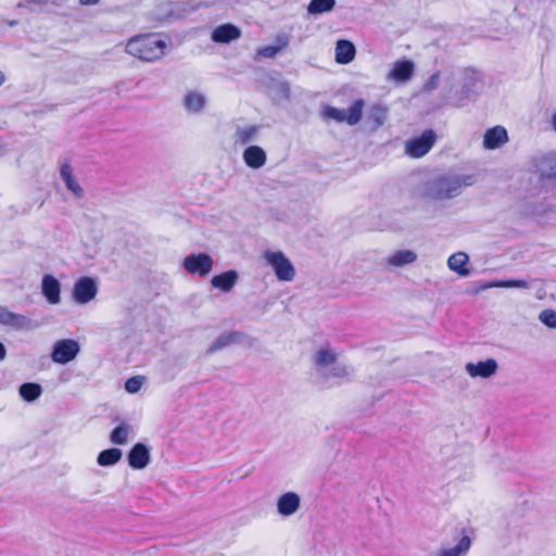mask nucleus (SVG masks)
<instances>
[{
    "mask_svg": "<svg viewBox=\"0 0 556 556\" xmlns=\"http://www.w3.org/2000/svg\"><path fill=\"white\" fill-rule=\"evenodd\" d=\"M471 175H442L426 181L420 191L421 197L432 201H444L460 194L465 187L471 186Z\"/></svg>",
    "mask_w": 556,
    "mask_h": 556,
    "instance_id": "1",
    "label": "nucleus"
},
{
    "mask_svg": "<svg viewBox=\"0 0 556 556\" xmlns=\"http://www.w3.org/2000/svg\"><path fill=\"white\" fill-rule=\"evenodd\" d=\"M172 37H130L126 51L147 62L161 59L174 48Z\"/></svg>",
    "mask_w": 556,
    "mask_h": 556,
    "instance_id": "2",
    "label": "nucleus"
},
{
    "mask_svg": "<svg viewBox=\"0 0 556 556\" xmlns=\"http://www.w3.org/2000/svg\"><path fill=\"white\" fill-rule=\"evenodd\" d=\"M261 261L280 282H292L296 277L295 266L281 250L265 249L261 254Z\"/></svg>",
    "mask_w": 556,
    "mask_h": 556,
    "instance_id": "3",
    "label": "nucleus"
},
{
    "mask_svg": "<svg viewBox=\"0 0 556 556\" xmlns=\"http://www.w3.org/2000/svg\"><path fill=\"white\" fill-rule=\"evenodd\" d=\"M201 5L198 0H184L177 2H165L161 4L159 16L165 20L181 18L191 12L197 11Z\"/></svg>",
    "mask_w": 556,
    "mask_h": 556,
    "instance_id": "4",
    "label": "nucleus"
},
{
    "mask_svg": "<svg viewBox=\"0 0 556 556\" xmlns=\"http://www.w3.org/2000/svg\"><path fill=\"white\" fill-rule=\"evenodd\" d=\"M80 351L79 343L74 339L56 340L52 346L51 359L56 364H67L76 358Z\"/></svg>",
    "mask_w": 556,
    "mask_h": 556,
    "instance_id": "5",
    "label": "nucleus"
},
{
    "mask_svg": "<svg viewBox=\"0 0 556 556\" xmlns=\"http://www.w3.org/2000/svg\"><path fill=\"white\" fill-rule=\"evenodd\" d=\"M98 294V283L91 277H81L73 286L72 296L75 303L85 305L91 302Z\"/></svg>",
    "mask_w": 556,
    "mask_h": 556,
    "instance_id": "6",
    "label": "nucleus"
},
{
    "mask_svg": "<svg viewBox=\"0 0 556 556\" xmlns=\"http://www.w3.org/2000/svg\"><path fill=\"white\" fill-rule=\"evenodd\" d=\"M213 258L206 253L190 254L184 260V268L190 275L207 276L213 269Z\"/></svg>",
    "mask_w": 556,
    "mask_h": 556,
    "instance_id": "7",
    "label": "nucleus"
},
{
    "mask_svg": "<svg viewBox=\"0 0 556 556\" xmlns=\"http://www.w3.org/2000/svg\"><path fill=\"white\" fill-rule=\"evenodd\" d=\"M433 130H426L421 136L406 141L405 152L412 157H421L426 155L435 142Z\"/></svg>",
    "mask_w": 556,
    "mask_h": 556,
    "instance_id": "8",
    "label": "nucleus"
},
{
    "mask_svg": "<svg viewBox=\"0 0 556 556\" xmlns=\"http://www.w3.org/2000/svg\"><path fill=\"white\" fill-rule=\"evenodd\" d=\"M417 257V253L414 250H395L383 258L382 265L386 270L391 271L414 264Z\"/></svg>",
    "mask_w": 556,
    "mask_h": 556,
    "instance_id": "9",
    "label": "nucleus"
},
{
    "mask_svg": "<svg viewBox=\"0 0 556 556\" xmlns=\"http://www.w3.org/2000/svg\"><path fill=\"white\" fill-rule=\"evenodd\" d=\"M498 369L497 362L494 358H488L477 363L469 362L465 365V371L472 378L488 379L496 374Z\"/></svg>",
    "mask_w": 556,
    "mask_h": 556,
    "instance_id": "10",
    "label": "nucleus"
},
{
    "mask_svg": "<svg viewBox=\"0 0 556 556\" xmlns=\"http://www.w3.org/2000/svg\"><path fill=\"white\" fill-rule=\"evenodd\" d=\"M40 291L50 305H59L61 303V283L53 275L46 274L42 276Z\"/></svg>",
    "mask_w": 556,
    "mask_h": 556,
    "instance_id": "11",
    "label": "nucleus"
},
{
    "mask_svg": "<svg viewBox=\"0 0 556 556\" xmlns=\"http://www.w3.org/2000/svg\"><path fill=\"white\" fill-rule=\"evenodd\" d=\"M508 132L503 126L489 128L483 135L482 147L485 150H496L508 142Z\"/></svg>",
    "mask_w": 556,
    "mask_h": 556,
    "instance_id": "12",
    "label": "nucleus"
},
{
    "mask_svg": "<svg viewBox=\"0 0 556 556\" xmlns=\"http://www.w3.org/2000/svg\"><path fill=\"white\" fill-rule=\"evenodd\" d=\"M150 463V451L143 443H136L128 453V464L132 469H144Z\"/></svg>",
    "mask_w": 556,
    "mask_h": 556,
    "instance_id": "13",
    "label": "nucleus"
},
{
    "mask_svg": "<svg viewBox=\"0 0 556 556\" xmlns=\"http://www.w3.org/2000/svg\"><path fill=\"white\" fill-rule=\"evenodd\" d=\"M300 496L294 492H287L277 500L278 513L283 517L294 515L300 508Z\"/></svg>",
    "mask_w": 556,
    "mask_h": 556,
    "instance_id": "14",
    "label": "nucleus"
},
{
    "mask_svg": "<svg viewBox=\"0 0 556 556\" xmlns=\"http://www.w3.org/2000/svg\"><path fill=\"white\" fill-rule=\"evenodd\" d=\"M414 72V63L408 60L397 61L388 74V79L395 83H405L410 79Z\"/></svg>",
    "mask_w": 556,
    "mask_h": 556,
    "instance_id": "15",
    "label": "nucleus"
},
{
    "mask_svg": "<svg viewBox=\"0 0 556 556\" xmlns=\"http://www.w3.org/2000/svg\"><path fill=\"white\" fill-rule=\"evenodd\" d=\"M0 324L12 327L16 330H23L29 328L30 320L24 315L15 314L3 306H0Z\"/></svg>",
    "mask_w": 556,
    "mask_h": 556,
    "instance_id": "16",
    "label": "nucleus"
},
{
    "mask_svg": "<svg viewBox=\"0 0 556 556\" xmlns=\"http://www.w3.org/2000/svg\"><path fill=\"white\" fill-rule=\"evenodd\" d=\"M243 161L248 167L258 169L266 164L267 154L263 148L258 146L248 147L242 154Z\"/></svg>",
    "mask_w": 556,
    "mask_h": 556,
    "instance_id": "17",
    "label": "nucleus"
},
{
    "mask_svg": "<svg viewBox=\"0 0 556 556\" xmlns=\"http://www.w3.org/2000/svg\"><path fill=\"white\" fill-rule=\"evenodd\" d=\"M182 103H184V108L189 113L197 114V113H200L204 109V106L206 104V97L200 90H189L184 96Z\"/></svg>",
    "mask_w": 556,
    "mask_h": 556,
    "instance_id": "18",
    "label": "nucleus"
},
{
    "mask_svg": "<svg viewBox=\"0 0 556 556\" xmlns=\"http://www.w3.org/2000/svg\"><path fill=\"white\" fill-rule=\"evenodd\" d=\"M260 127L255 125H238L233 134V143L244 146L257 139Z\"/></svg>",
    "mask_w": 556,
    "mask_h": 556,
    "instance_id": "19",
    "label": "nucleus"
},
{
    "mask_svg": "<svg viewBox=\"0 0 556 556\" xmlns=\"http://www.w3.org/2000/svg\"><path fill=\"white\" fill-rule=\"evenodd\" d=\"M242 334L239 332H225L217 337L207 348L206 352L208 354L216 353L227 346L238 343L241 339Z\"/></svg>",
    "mask_w": 556,
    "mask_h": 556,
    "instance_id": "20",
    "label": "nucleus"
},
{
    "mask_svg": "<svg viewBox=\"0 0 556 556\" xmlns=\"http://www.w3.org/2000/svg\"><path fill=\"white\" fill-rule=\"evenodd\" d=\"M470 545V539L468 536H463L455 546L448 548H439L431 552L428 556H464L469 551Z\"/></svg>",
    "mask_w": 556,
    "mask_h": 556,
    "instance_id": "21",
    "label": "nucleus"
},
{
    "mask_svg": "<svg viewBox=\"0 0 556 556\" xmlns=\"http://www.w3.org/2000/svg\"><path fill=\"white\" fill-rule=\"evenodd\" d=\"M468 262L469 257L465 252H456L448 257L447 266L459 276L467 277L470 274V270L466 267Z\"/></svg>",
    "mask_w": 556,
    "mask_h": 556,
    "instance_id": "22",
    "label": "nucleus"
},
{
    "mask_svg": "<svg viewBox=\"0 0 556 556\" xmlns=\"http://www.w3.org/2000/svg\"><path fill=\"white\" fill-rule=\"evenodd\" d=\"M314 358L315 364L327 371L337 363L338 354L333 349L324 346L316 351Z\"/></svg>",
    "mask_w": 556,
    "mask_h": 556,
    "instance_id": "23",
    "label": "nucleus"
},
{
    "mask_svg": "<svg viewBox=\"0 0 556 556\" xmlns=\"http://www.w3.org/2000/svg\"><path fill=\"white\" fill-rule=\"evenodd\" d=\"M238 280V274L235 270H228L212 278L211 283L214 288L224 292H229Z\"/></svg>",
    "mask_w": 556,
    "mask_h": 556,
    "instance_id": "24",
    "label": "nucleus"
},
{
    "mask_svg": "<svg viewBox=\"0 0 556 556\" xmlns=\"http://www.w3.org/2000/svg\"><path fill=\"white\" fill-rule=\"evenodd\" d=\"M60 175L64 181L66 188L76 197L80 198L84 195V189L80 187L77 179L74 177L70 165L64 164L60 169Z\"/></svg>",
    "mask_w": 556,
    "mask_h": 556,
    "instance_id": "25",
    "label": "nucleus"
},
{
    "mask_svg": "<svg viewBox=\"0 0 556 556\" xmlns=\"http://www.w3.org/2000/svg\"><path fill=\"white\" fill-rule=\"evenodd\" d=\"M355 56L354 45L345 39H341L336 46V61L341 64L350 63Z\"/></svg>",
    "mask_w": 556,
    "mask_h": 556,
    "instance_id": "26",
    "label": "nucleus"
},
{
    "mask_svg": "<svg viewBox=\"0 0 556 556\" xmlns=\"http://www.w3.org/2000/svg\"><path fill=\"white\" fill-rule=\"evenodd\" d=\"M132 437V427L129 424L123 422L113 429L110 441L115 445H125Z\"/></svg>",
    "mask_w": 556,
    "mask_h": 556,
    "instance_id": "27",
    "label": "nucleus"
},
{
    "mask_svg": "<svg viewBox=\"0 0 556 556\" xmlns=\"http://www.w3.org/2000/svg\"><path fill=\"white\" fill-rule=\"evenodd\" d=\"M536 166L542 176L556 178V152H549L543 155Z\"/></svg>",
    "mask_w": 556,
    "mask_h": 556,
    "instance_id": "28",
    "label": "nucleus"
},
{
    "mask_svg": "<svg viewBox=\"0 0 556 556\" xmlns=\"http://www.w3.org/2000/svg\"><path fill=\"white\" fill-rule=\"evenodd\" d=\"M388 117V109L383 105L376 104L371 106L367 114V121L372 125L374 128L382 126Z\"/></svg>",
    "mask_w": 556,
    "mask_h": 556,
    "instance_id": "29",
    "label": "nucleus"
},
{
    "mask_svg": "<svg viewBox=\"0 0 556 556\" xmlns=\"http://www.w3.org/2000/svg\"><path fill=\"white\" fill-rule=\"evenodd\" d=\"M122 451L119 448H109L99 453L97 457L98 465L109 467L117 464L122 458Z\"/></svg>",
    "mask_w": 556,
    "mask_h": 556,
    "instance_id": "30",
    "label": "nucleus"
},
{
    "mask_svg": "<svg viewBox=\"0 0 556 556\" xmlns=\"http://www.w3.org/2000/svg\"><path fill=\"white\" fill-rule=\"evenodd\" d=\"M18 393L26 402H34L42 394V388L38 383L27 382L21 384Z\"/></svg>",
    "mask_w": 556,
    "mask_h": 556,
    "instance_id": "31",
    "label": "nucleus"
},
{
    "mask_svg": "<svg viewBox=\"0 0 556 556\" xmlns=\"http://www.w3.org/2000/svg\"><path fill=\"white\" fill-rule=\"evenodd\" d=\"M288 41L286 37H277L275 42L268 46L261 48L257 51L258 58H274L279 51L286 48Z\"/></svg>",
    "mask_w": 556,
    "mask_h": 556,
    "instance_id": "32",
    "label": "nucleus"
},
{
    "mask_svg": "<svg viewBox=\"0 0 556 556\" xmlns=\"http://www.w3.org/2000/svg\"><path fill=\"white\" fill-rule=\"evenodd\" d=\"M364 105V100H356L352 103V105L349 109H345L348 116L346 124L353 126L356 125L362 119Z\"/></svg>",
    "mask_w": 556,
    "mask_h": 556,
    "instance_id": "33",
    "label": "nucleus"
},
{
    "mask_svg": "<svg viewBox=\"0 0 556 556\" xmlns=\"http://www.w3.org/2000/svg\"><path fill=\"white\" fill-rule=\"evenodd\" d=\"M336 0H311L307 12L311 15L323 14L333 9Z\"/></svg>",
    "mask_w": 556,
    "mask_h": 556,
    "instance_id": "34",
    "label": "nucleus"
},
{
    "mask_svg": "<svg viewBox=\"0 0 556 556\" xmlns=\"http://www.w3.org/2000/svg\"><path fill=\"white\" fill-rule=\"evenodd\" d=\"M528 282L526 280H496L488 282L483 286V289L490 288H527Z\"/></svg>",
    "mask_w": 556,
    "mask_h": 556,
    "instance_id": "35",
    "label": "nucleus"
},
{
    "mask_svg": "<svg viewBox=\"0 0 556 556\" xmlns=\"http://www.w3.org/2000/svg\"><path fill=\"white\" fill-rule=\"evenodd\" d=\"M351 374H352V370L348 365L338 363V362L327 370V376L329 378H337V379L349 378L351 376Z\"/></svg>",
    "mask_w": 556,
    "mask_h": 556,
    "instance_id": "36",
    "label": "nucleus"
},
{
    "mask_svg": "<svg viewBox=\"0 0 556 556\" xmlns=\"http://www.w3.org/2000/svg\"><path fill=\"white\" fill-rule=\"evenodd\" d=\"M321 114L325 118L333 119L339 123H346L348 116L345 109H337L328 105L323 109Z\"/></svg>",
    "mask_w": 556,
    "mask_h": 556,
    "instance_id": "37",
    "label": "nucleus"
},
{
    "mask_svg": "<svg viewBox=\"0 0 556 556\" xmlns=\"http://www.w3.org/2000/svg\"><path fill=\"white\" fill-rule=\"evenodd\" d=\"M539 319L546 327L556 329V311L554 309H544L540 313Z\"/></svg>",
    "mask_w": 556,
    "mask_h": 556,
    "instance_id": "38",
    "label": "nucleus"
},
{
    "mask_svg": "<svg viewBox=\"0 0 556 556\" xmlns=\"http://www.w3.org/2000/svg\"><path fill=\"white\" fill-rule=\"evenodd\" d=\"M212 35H217V36H220V35H240V29L237 28L232 24H224V25H220V26L216 27L213 30Z\"/></svg>",
    "mask_w": 556,
    "mask_h": 556,
    "instance_id": "39",
    "label": "nucleus"
},
{
    "mask_svg": "<svg viewBox=\"0 0 556 556\" xmlns=\"http://www.w3.org/2000/svg\"><path fill=\"white\" fill-rule=\"evenodd\" d=\"M142 386L140 377H131L125 382V389L128 393H137Z\"/></svg>",
    "mask_w": 556,
    "mask_h": 556,
    "instance_id": "40",
    "label": "nucleus"
},
{
    "mask_svg": "<svg viewBox=\"0 0 556 556\" xmlns=\"http://www.w3.org/2000/svg\"><path fill=\"white\" fill-rule=\"evenodd\" d=\"M440 75L438 73L433 74L425 84V90L431 91L435 89L439 85Z\"/></svg>",
    "mask_w": 556,
    "mask_h": 556,
    "instance_id": "41",
    "label": "nucleus"
},
{
    "mask_svg": "<svg viewBox=\"0 0 556 556\" xmlns=\"http://www.w3.org/2000/svg\"><path fill=\"white\" fill-rule=\"evenodd\" d=\"M214 39V41L216 42H222V43H228L231 39H233L235 37H219V36H216V37H212Z\"/></svg>",
    "mask_w": 556,
    "mask_h": 556,
    "instance_id": "42",
    "label": "nucleus"
},
{
    "mask_svg": "<svg viewBox=\"0 0 556 556\" xmlns=\"http://www.w3.org/2000/svg\"><path fill=\"white\" fill-rule=\"evenodd\" d=\"M100 0H79V3L81 5H94L99 2Z\"/></svg>",
    "mask_w": 556,
    "mask_h": 556,
    "instance_id": "43",
    "label": "nucleus"
},
{
    "mask_svg": "<svg viewBox=\"0 0 556 556\" xmlns=\"http://www.w3.org/2000/svg\"><path fill=\"white\" fill-rule=\"evenodd\" d=\"M7 350L5 346L0 342V362L5 358Z\"/></svg>",
    "mask_w": 556,
    "mask_h": 556,
    "instance_id": "44",
    "label": "nucleus"
},
{
    "mask_svg": "<svg viewBox=\"0 0 556 556\" xmlns=\"http://www.w3.org/2000/svg\"><path fill=\"white\" fill-rule=\"evenodd\" d=\"M5 81V75L2 71H0V87L4 84Z\"/></svg>",
    "mask_w": 556,
    "mask_h": 556,
    "instance_id": "45",
    "label": "nucleus"
},
{
    "mask_svg": "<svg viewBox=\"0 0 556 556\" xmlns=\"http://www.w3.org/2000/svg\"><path fill=\"white\" fill-rule=\"evenodd\" d=\"M552 125H553L554 130L556 131V112L552 116Z\"/></svg>",
    "mask_w": 556,
    "mask_h": 556,
    "instance_id": "46",
    "label": "nucleus"
}]
</instances>
